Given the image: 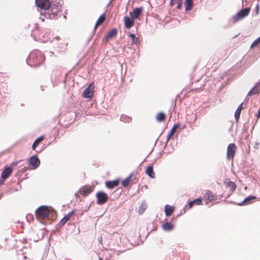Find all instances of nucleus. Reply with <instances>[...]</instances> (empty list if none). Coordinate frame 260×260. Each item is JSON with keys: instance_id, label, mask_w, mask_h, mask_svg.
Instances as JSON below:
<instances>
[{"instance_id": "nucleus-15", "label": "nucleus", "mask_w": 260, "mask_h": 260, "mask_svg": "<svg viewBox=\"0 0 260 260\" xmlns=\"http://www.w3.org/2000/svg\"><path fill=\"white\" fill-rule=\"evenodd\" d=\"M134 19L130 18L128 17L125 16L124 18V22L125 27L126 28H130L134 25Z\"/></svg>"}, {"instance_id": "nucleus-1", "label": "nucleus", "mask_w": 260, "mask_h": 260, "mask_svg": "<svg viewBox=\"0 0 260 260\" xmlns=\"http://www.w3.org/2000/svg\"><path fill=\"white\" fill-rule=\"evenodd\" d=\"M45 57L40 51L34 50L30 53L27 59V63L32 67H38L45 60Z\"/></svg>"}, {"instance_id": "nucleus-38", "label": "nucleus", "mask_w": 260, "mask_h": 260, "mask_svg": "<svg viewBox=\"0 0 260 260\" xmlns=\"http://www.w3.org/2000/svg\"><path fill=\"white\" fill-rule=\"evenodd\" d=\"M242 106H243V103H241V104L239 106V107H238V108H237V110H239V111H240L241 112V110H242V109H243Z\"/></svg>"}, {"instance_id": "nucleus-12", "label": "nucleus", "mask_w": 260, "mask_h": 260, "mask_svg": "<svg viewBox=\"0 0 260 260\" xmlns=\"http://www.w3.org/2000/svg\"><path fill=\"white\" fill-rule=\"evenodd\" d=\"M204 198L206 200H207L206 203V204H208L209 202L216 200V196H214L210 190L206 191L204 194Z\"/></svg>"}, {"instance_id": "nucleus-35", "label": "nucleus", "mask_w": 260, "mask_h": 260, "mask_svg": "<svg viewBox=\"0 0 260 260\" xmlns=\"http://www.w3.org/2000/svg\"><path fill=\"white\" fill-rule=\"evenodd\" d=\"M241 111H239V110H236L235 113V117L236 120H238L239 119L240 114H241Z\"/></svg>"}, {"instance_id": "nucleus-31", "label": "nucleus", "mask_w": 260, "mask_h": 260, "mask_svg": "<svg viewBox=\"0 0 260 260\" xmlns=\"http://www.w3.org/2000/svg\"><path fill=\"white\" fill-rule=\"evenodd\" d=\"M129 37L132 39V43L133 44H138L139 42V39L138 38L136 37L135 34H130Z\"/></svg>"}, {"instance_id": "nucleus-13", "label": "nucleus", "mask_w": 260, "mask_h": 260, "mask_svg": "<svg viewBox=\"0 0 260 260\" xmlns=\"http://www.w3.org/2000/svg\"><path fill=\"white\" fill-rule=\"evenodd\" d=\"M12 171V169L10 167L5 168L2 173L1 176L2 179L4 180L8 178L11 174Z\"/></svg>"}, {"instance_id": "nucleus-21", "label": "nucleus", "mask_w": 260, "mask_h": 260, "mask_svg": "<svg viewBox=\"0 0 260 260\" xmlns=\"http://www.w3.org/2000/svg\"><path fill=\"white\" fill-rule=\"evenodd\" d=\"M182 0H171L170 2V6L173 7L175 5H177L176 8L180 9L182 7Z\"/></svg>"}, {"instance_id": "nucleus-41", "label": "nucleus", "mask_w": 260, "mask_h": 260, "mask_svg": "<svg viewBox=\"0 0 260 260\" xmlns=\"http://www.w3.org/2000/svg\"><path fill=\"white\" fill-rule=\"evenodd\" d=\"M186 212V209L184 208L181 211V214L185 213Z\"/></svg>"}, {"instance_id": "nucleus-43", "label": "nucleus", "mask_w": 260, "mask_h": 260, "mask_svg": "<svg viewBox=\"0 0 260 260\" xmlns=\"http://www.w3.org/2000/svg\"><path fill=\"white\" fill-rule=\"evenodd\" d=\"M99 260H103V259H102V258L101 257H100L99 258Z\"/></svg>"}, {"instance_id": "nucleus-39", "label": "nucleus", "mask_w": 260, "mask_h": 260, "mask_svg": "<svg viewBox=\"0 0 260 260\" xmlns=\"http://www.w3.org/2000/svg\"><path fill=\"white\" fill-rule=\"evenodd\" d=\"M256 116L258 119L260 118V109H259V110L258 111Z\"/></svg>"}, {"instance_id": "nucleus-45", "label": "nucleus", "mask_w": 260, "mask_h": 260, "mask_svg": "<svg viewBox=\"0 0 260 260\" xmlns=\"http://www.w3.org/2000/svg\"><path fill=\"white\" fill-rule=\"evenodd\" d=\"M258 6H257V7H256L257 11H258Z\"/></svg>"}, {"instance_id": "nucleus-4", "label": "nucleus", "mask_w": 260, "mask_h": 260, "mask_svg": "<svg viewBox=\"0 0 260 260\" xmlns=\"http://www.w3.org/2000/svg\"><path fill=\"white\" fill-rule=\"evenodd\" d=\"M250 11V9L249 8H245L240 11L236 15L233 16V19L234 22H237L247 16L249 14Z\"/></svg>"}, {"instance_id": "nucleus-30", "label": "nucleus", "mask_w": 260, "mask_h": 260, "mask_svg": "<svg viewBox=\"0 0 260 260\" xmlns=\"http://www.w3.org/2000/svg\"><path fill=\"white\" fill-rule=\"evenodd\" d=\"M147 208V205L145 203H142L139 207V212L140 214H142Z\"/></svg>"}, {"instance_id": "nucleus-17", "label": "nucleus", "mask_w": 260, "mask_h": 260, "mask_svg": "<svg viewBox=\"0 0 260 260\" xmlns=\"http://www.w3.org/2000/svg\"><path fill=\"white\" fill-rule=\"evenodd\" d=\"M117 31L116 28H113L110 31L108 32L106 37V40L107 41L108 40H111L114 37L117 35Z\"/></svg>"}, {"instance_id": "nucleus-27", "label": "nucleus", "mask_w": 260, "mask_h": 260, "mask_svg": "<svg viewBox=\"0 0 260 260\" xmlns=\"http://www.w3.org/2000/svg\"><path fill=\"white\" fill-rule=\"evenodd\" d=\"M226 186L230 188L231 191L233 192L236 188V184L235 182L229 181Z\"/></svg>"}, {"instance_id": "nucleus-37", "label": "nucleus", "mask_w": 260, "mask_h": 260, "mask_svg": "<svg viewBox=\"0 0 260 260\" xmlns=\"http://www.w3.org/2000/svg\"><path fill=\"white\" fill-rule=\"evenodd\" d=\"M193 205H194V204H193L192 201L189 202L188 203V209H191Z\"/></svg>"}, {"instance_id": "nucleus-24", "label": "nucleus", "mask_w": 260, "mask_h": 260, "mask_svg": "<svg viewBox=\"0 0 260 260\" xmlns=\"http://www.w3.org/2000/svg\"><path fill=\"white\" fill-rule=\"evenodd\" d=\"M133 176V174L132 173L125 179L122 181V185L123 187H126L128 186L132 179Z\"/></svg>"}, {"instance_id": "nucleus-14", "label": "nucleus", "mask_w": 260, "mask_h": 260, "mask_svg": "<svg viewBox=\"0 0 260 260\" xmlns=\"http://www.w3.org/2000/svg\"><path fill=\"white\" fill-rule=\"evenodd\" d=\"M119 183V180L116 179L113 181H108L106 182V186L109 189H113L117 187Z\"/></svg>"}, {"instance_id": "nucleus-20", "label": "nucleus", "mask_w": 260, "mask_h": 260, "mask_svg": "<svg viewBox=\"0 0 260 260\" xmlns=\"http://www.w3.org/2000/svg\"><path fill=\"white\" fill-rule=\"evenodd\" d=\"M174 211V208L169 205L165 206V214L167 216H169L172 215Z\"/></svg>"}, {"instance_id": "nucleus-40", "label": "nucleus", "mask_w": 260, "mask_h": 260, "mask_svg": "<svg viewBox=\"0 0 260 260\" xmlns=\"http://www.w3.org/2000/svg\"><path fill=\"white\" fill-rule=\"evenodd\" d=\"M99 242L101 244H103V243H102V236H101L100 238H99Z\"/></svg>"}, {"instance_id": "nucleus-36", "label": "nucleus", "mask_w": 260, "mask_h": 260, "mask_svg": "<svg viewBox=\"0 0 260 260\" xmlns=\"http://www.w3.org/2000/svg\"><path fill=\"white\" fill-rule=\"evenodd\" d=\"M67 219H66L64 217H63V218H62L61 219V220L60 221L58 225H59V226H62L63 225H64V224L67 222Z\"/></svg>"}, {"instance_id": "nucleus-8", "label": "nucleus", "mask_w": 260, "mask_h": 260, "mask_svg": "<svg viewBox=\"0 0 260 260\" xmlns=\"http://www.w3.org/2000/svg\"><path fill=\"white\" fill-rule=\"evenodd\" d=\"M97 204L102 205L105 204L108 201V196L107 193L104 192L100 191L96 193Z\"/></svg>"}, {"instance_id": "nucleus-26", "label": "nucleus", "mask_w": 260, "mask_h": 260, "mask_svg": "<svg viewBox=\"0 0 260 260\" xmlns=\"http://www.w3.org/2000/svg\"><path fill=\"white\" fill-rule=\"evenodd\" d=\"M166 115L163 112H159L157 113L156 116V119L158 122H161L165 120Z\"/></svg>"}, {"instance_id": "nucleus-19", "label": "nucleus", "mask_w": 260, "mask_h": 260, "mask_svg": "<svg viewBox=\"0 0 260 260\" xmlns=\"http://www.w3.org/2000/svg\"><path fill=\"white\" fill-rule=\"evenodd\" d=\"M179 126V124H175L173 125L171 128L170 133H169L167 137V141H169L170 138L174 135V133L176 131L177 128Z\"/></svg>"}, {"instance_id": "nucleus-29", "label": "nucleus", "mask_w": 260, "mask_h": 260, "mask_svg": "<svg viewBox=\"0 0 260 260\" xmlns=\"http://www.w3.org/2000/svg\"><path fill=\"white\" fill-rule=\"evenodd\" d=\"M184 5L186 7V10H191L192 6V0H185Z\"/></svg>"}, {"instance_id": "nucleus-9", "label": "nucleus", "mask_w": 260, "mask_h": 260, "mask_svg": "<svg viewBox=\"0 0 260 260\" xmlns=\"http://www.w3.org/2000/svg\"><path fill=\"white\" fill-rule=\"evenodd\" d=\"M35 3L39 8L46 11L51 7L50 0H36Z\"/></svg>"}, {"instance_id": "nucleus-34", "label": "nucleus", "mask_w": 260, "mask_h": 260, "mask_svg": "<svg viewBox=\"0 0 260 260\" xmlns=\"http://www.w3.org/2000/svg\"><path fill=\"white\" fill-rule=\"evenodd\" d=\"M260 44V37L256 39L251 44L250 48H254L255 46Z\"/></svg>"}, {"instance_id": "nucleus-32", "label": "nucleus", "mask_w": 260, "mask_h": 260, "mask_svg": "<svg viewBox=\"0 0 260 260\" xmlns=\"http://www.w3.org/2000/svg\"><path fill=\"white\" fill-rule=\"evenodd\" d=\"M75 213V210H72L70 212H69L68 214H67L66 215L64 216V217L67 219V221L69 220L71 217Z\"/></svg>"}, {"instance_id": "nucleus-7", "label": "nucleus", "mask_w": 260, "mask_h": 260, "mask_svg": "<svg viewBox=\"0 0 260 260\" xmlns=\"http://www.w3.org/2000/svg\"><path fill=\"white\" fill-rule=\"evenodd\" d=\"M28 164L31 169H37L40 164V161L36 155L31 156L28 160Z\"/></svg>"}, {"instance_id": "nucleus-33", "label": "nucleus", "mask_w": 260, "mask_h": 260, "mask_svg": "<svg viewBox=\"0 0 260 260\" xmlns=\"http://www.w3.org/2000/svg\"><path fill=\"white\" fill-rule=\"evenodd\" d=\"M192 202L194 205H200L202 204L203 201L202 198H197L192 201Z\"/></svg>"}, {"instance_id": "nucleus-18", "label": "nucleus", "mask_w": 260, "mask_h": 260, "mask_svg": "<svg viewBox=\"0 0 260 260\" xmlns=\"http://www.w3.org/2000/svg\"><path fill=\"white\" fill-rule=\"evenodd\" d=\"M145 173L150 178H155V174L154 172L153 171V167L152 166H149L146 168L145 170Z\"/></svg>"}, {"instance_id": "nucleus-11", "label": "nucleus", "mask_w": 260, "mask_h": 260, "mask_svg": "<svg viewBox=\"0 0 260 260\" xmlns=\"http://www.w3.org/2000/svg\"><path fill=\"white\" fill-rule=\"evenodd\" d=\"M94 187L91 186H84L80 189V193L83 197H86L93 191Z\"/></svg>"}, {"instance_id": "nucleus-44", "label": "nucleus", "mask_w": 260, "mask_h": 260, "mask_svg": "<svg viewBox=\"0 0 260 260\" xmlns=\"http://www.w3.org/2000/svg\"><path fill=\"white\" fill-rule=\"evenodd\" d=\"M42 21H44V18H41Z\"/></svg>"}, {"instance_id": "nucleus-10", "label": "nucleus", "mask_w": 260, "mask_h": 260, "mask_svg": "<svg viewBox=\"0 0 260 260\" xmlns=\"http://www.w3.org/2000/svg\"><path fill=\"white\" fill-rule=\"evenodd\" d=\"M143 11V7L137 8L132 12L129 13V15L132 19H137L139 18V16L141 14Z\"/></svg>"}, {"instance_id": "nucleus-22", "label": "nucleus", "mask_w": 260, "mask_h": 260, "mask_svg": "<svg viewBox=\"0 0 260 260\" xmlns=\"http://www.w3.org/2000/svg\"><path fill=\"white\" fill-rule=\"evenodd\" d=\"M44 139V136H42L37 139L35 142H34L32 145V149L33 150H35L36 147L42 142V141Z\"/></svg>"}, {"instance_id": "nucleus-28", "label": "nucleus", "mask_w": 260, "mask_h": 260, "mask_svg": "<svg viewBox=\"0 0 260 260\" xmlns=\"http://www.w3.org/2000/svg\"><path fill=\"white\" fill-rule=\"evenodd\" d=\"M162 228L165 230L170 231L173 229L174 226L171 223L167 222L164 223Z\"/></svg>"}, {"instance_id": "nucleus-3", "label": "nucleus", "mask_w": 260, "mask_h": 260, "mask_svg": "<svg viewBox=\"0 0 260 260\" xmlns=\"http://www.w3.org/2000/svg\"><path fill=\"white\" fill-rule=\"evenodd\" d=\"M51 212L48 207L42 206L38 208L36 211V216L39 220L46 219Z\"/></svg>"}, {"instance_id": "nucleus-5", "label": "nucleus", "mask_w": 260, "mask_h": 260, "mask_svg": "<svg viewBox=\"0 0 260 260\" xmlns=\"http://www.w3.org/2000/svg\"><path fill=\"white\" fill-rule=\"evenodd\" d=\"M237 150V146L234 143L230 144L227 148L226 158L233 160Z\"/></svg>"}, {"instance_id": "nucleus-16", "label": "nucleus", "mask_w": 260, "mask_h": 260, "mask_svg": "<svg viewBox=\"0 0 260 260\" xmlns=\"http://www.w3.org/2000/svg\"><path fill=\"white\" fill-rule=\"evenodd\" d=\"M260 85V82H258L256 84V85L253 87V88L248 92V96H252L254 94H257L260 91V89L258 88V86Z\"/></svg>"}, {"instance_id": "nucleus-6", "label": "nucleus", "mask_w": 260, "mask_h": 260, "mask_svg": "<svg viewBox=\"0 0 260 260\" xmlns=\"http://www.w3.org/2000/svg\"><path fill=\"white\" fill-rule=\"evenodd\" d=\"M94 84L91 83L89 86L84 90L82 95L85 98H91L93 95Z\"/></svg>"}, {"instance_id": "nucleus-23", "label": "nucleus", "mask_w": 260, "mask_h": 260, "mask_svg": "<svg viewBox=\"0 0 260 260\" xmlns=\"http://www.w3.org/2000/svg\"><path fill=\"white\" fill-rule=\"evenodd\" d=\"M105 19H106V14H103L99 17V18L97 20L95 25V28H96L99 25L102 24L104 22Z\"/></svg>"}, {"instance_id": "nucleus-2", "label": "nucleus", "mask_w": 260, "mask_h": 260, "mask_svg": "<svg viewBox=\"0 0 260 260\" xmlns=\"http://www.w3.org/2000/svg\"><path fill=\"white\" fill-rule=\"evenodd\" d=\"M47 10L44 13H42L44 15V17L47 19H53L57 17L58 13L60 11V8L58 6H52Z\"/></svg>"}, {"instance_id": "nucleus-25", "label": "nucleus", "mask_w": 260, "mask_h": 260, "mask_svg": "<svg viewBox=\"0 0 260 260\" xmlns=\"http://www.w3.org/2000/svg\"><path fill=\"white\" fill-rule=\"evenodd\" d=\"M256 197L254 196H250L246 198L243 201L240 203V205H247L251 203V201L255 199Z\"/></svg>"}, {"instance_id": "nucleus-42", "label": "nucleus", "mask_w": 260, "mask_h": 260, "mask_svg": "<svg viewBox=\"0 0 260 260\" xmlns=\"http://www.w3.org/2000/svg\"><path fill=\"white\" fill-rule=\"evenodd\" d=\"M3 181H2L0 182V185L3 183Z\"/></svg>"}]
</instances>
